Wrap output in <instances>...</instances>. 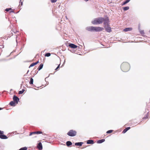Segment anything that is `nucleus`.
Returning a JSON list of instances; mask_svg holds the SVG:
<instances>
[{"label": "nucleus", "instance_id": "4", "mask_svg": "<svg viewBox=\"0 0 150 150\" xmlns=\"http://www.w3.org/2000/svg\"><path fill=\"white\" fill-rule=\"evenodd\" d=\"M93 31L96 32H99L102 31L103 28L99 27H93Z\"/></svg>", "mask_w": 150, "mask_h": 150}, {"label": "nucleus", "instance_id": "27", "mask_svg": "<svg viewBox=\"0 0 150 150\" xmlns=\"http://www.w3.org/2000/svg\"><path fill=\"white\" fill-rule=\"evenodd\" d=\"M51 54L50 53H47L45 54V57H48L50 56Z\"/></svg>", "mask_w": 150, "mask_h": 150}, {"label": "nucleus", "instance_id": "11", "mask_svg": "<svg viewBox=\"0 0 150 150\" xmlns=\"http://www.w3.org/2000/svg\"><path fill=\"white\" fill-rule=\"evenodd\" d=\"M0 138L2 139H6L8 138V137L5 135L2 134H0Z\"/></svg>", "mask_w": 150, "mask_h": 150}, {"label": "nucleus", "instance_id": "14", "mask_svg": "<svg viewBox=\"0 0 150 150\" xmlns=\"http://www.w3.org/2000/svg\"><path fill=\"white\" fill-rule=\"evenodd\" d=\"M132 28H127L124 29V31L125 32L131 31L132 30Z\"/></svg>", "mask_w": 150, "mask_h": 150}, {"label": "nucleus", "instance_id": "42", "mask_svg": "<svg viewBox=\"0 0 150 150\" xmlns=\"http://www.w3.org/2000/svg\"><path fill=\"white\" fill-rule=\"evenodd\" d=\"M36 62L37 63V64H38V63H39V61H38L37 62Z\"/></svg>", "mask_w": 150, "mask_h": 150}, {"label": "nucleus", "instance_id": "34", "mask_svg": "<svg viewBox=\"0 0 150 150\" xmlns=\"http://www.w3.org/2000/svg\"><path fill=\"white\" fill-rule=\"evenodd\" d=\"M19 3L20 4H21V6H22L23 5V1H22L21 0H20Z\"/></svg>", "mask_w": 150, "mask_h": 150}, {"label": "nucleus", "instance_id": "38", "mask_svg": "<svg viewBox=\"0 0 150 150\" xmlns=\"http://www.w3.org/2000/svg\"><path fill=\"white\" fill-rule=\"evenodd\" d=\"M10 13H14V11H10Z\"/></svg>", "mask_w": 150, "mask_h": 150}, {"label": "nucleus", "instance_id": "25", "mask_svg": "<svg viewBox=\"0 0 150 150\" xmlns=\"http://www.w3.org/2000/svg\"><path fill=\"white\" fill-rule=\"evenodd\" d=\"M27 148L25 146L22 148H21L19 150H27Z\"/></svg>", "mask_w": 150, "mask_h": 150}, {"label": "nucleus", "instance_id": "8", "mask_svg": "<svg viewBox=\"0 0 150 150\" xmlns=\"http://www.w3.org/2000/svg\"><path fill=\"white\" fill-rule=\"evenodd\" d=\"M93 26H88L86 28V30L89 31H93Z\"/></svg>", "mask_w": 150, "mask_h": 150}, {"label": "nucleus", "instance_id": "19", "mask_svg": "<svg viewBox=\"0 0 150 150\" xmlns=\"http://www.w3.org/2000/svg\"><path fill=\"white\" fill-rule=\"evenodd\" d=\"M105 141V139H103L98 141L97 142V143L98 144H101L104 142Z\"/></svg>", "mask_w": 150, "mask_h": 150}, {"label": "nucleus", "instance_id": "47", "mask_svg": "<svg viewBox=\"0 0 150 150\" xmlns=\"http://www.w3.org/2000/svg\"><path fill=\"white\" fill-rule=\"evenodd\" d=\"M66 18H67V16H66Z\"/></svg>", "mask_w": 150, "mask_h": 150}, {"label": "nucleus", "instance_id": "22", "mask_svg": "<svg viewBox=\"0 0 150 150\" xmlns=\"http://www.w3.org/2000/svg\"><path fill=\"white\" fill-rule=\"evenodd\" d=\"M123 10L125 11H127L129 9V6H125L123 8Z\"/></svg>", "mask_w": 150, "mask_h": 150}, {"label": "nucleus", "instance_id": "26", "mask_svg": "<svg viewBox=\"0 0 150 150\" xmlns=\"http://www.w3.org/2000/svg\"><path fill=\"white\" fill-rule=\"evenodd\" d=\"M12 8H6L5 9V11H6V12H8L9 11H11L12 10Z\"/></svg>", "mask_w": 150, "mask_h": 150}, {"label": "nucleus", "instance_id": "44", "mask_svg": "<svg viewBox=\"0 0 150 150\" xmlns=\"http://www.w3.org/2000/svg\"><path fill=\"white\" fill-rule=\"evenodd\" d=\"M29 71V70H28V71L27 72V74L28 72Z\"/></svg>", "mask_w": 150, "mask_h": 150}, {"label": "nucleus", "instance_id": "3", "mask_svg": "<svg viewBox=\"0 0 150 150\" xmlns=\"http://www.w3.org/2000/svg\"><path fill=\"white\" fill-rule=\"evenodd\" d=\"M76 132L73 129L71 130L67 133V134L70 137H74L76 135Z\"/></svg>", "mask_w": 150, "mask_h": 150}, {"label": "nucleus", "instance_id": "7", "mask_svg": "<svg viewBox=\"0 0 150 150\" xmlns=\"http://www.w3.org/2000/svg\"><path fill=\"white\" fill-rule=\"evenodd\" d=\"M105 31L108 33L110 32L111 31V29L110 27L109 26H104Z\"/></svg>", "mask_w": 150, "mask_h": 150}, {"label": "nucleus", "instance_id": "35", "mask_svg": "<svg viewBox=\"0 0 150 150\" xmlns=\"http://www.w3.org/2000/svg\"><path fill=\"white\" fill-rule=\"evenodd\" d=\"M60 64H59L58 66L56 68V69H55V70H57L59 67Z\"/></svg>", "mask_w": 150, "mask_h": 150}, {"label": "nucleus", "instance_id": "6", "mask_svg": "<svg viewBox=\"0 0 150 150\" xmlns=\"http://www.w3.org/2000/svg\"><path fill=\"white\" fill-rule=\"evenodd\" d=\"M13 100L16 104H17L19 101V98L15 95H14L13 97Z\"/></svg>", "mask_w": 150, "mask_h": 150}, {"label": "nucleus", "instance_id": "41", "mask_svg": "<svg viewBox=\"0 0 150 150\" xmlns=\"http://www.w3.org/2000/svg\"><path fill=\"white\" fill-rule=\"evenodd\" d=\"M3 109V108H0V110H2Z\"/></svg>", "mask_w": 150, "mask_h": 150}, {"label": "nucleus", "instance_id": "43", "mask_svg": "<svg viewBox=\"0 0 150 150\" xmlns=\"http://www.w3.org/2000/svg\"><path fill=\"white\" fill-rule=\"evenodd\" d=\"M85 1H88L89 0H84Z\"/></svg>", "mask_w": 150, "mask_h": 150}, {"label": "nucleus", "instance_id": "28", "mask_svg": "<svg viewBox=\"0 0 150 150\" xmlns=\"http://www.w3.org/2000/svg\"><path fill=\"white\" fill-rule=\"evenodd\" d=\"M36 134V132H32L30 133V134H29V136H30L33 134Z\"/></svg>", "mask_w": 150, "mask_h": 150}, {"label": "nucleus", "instance_id": "36", "mask_svg": "<svg viewBox=\"0 0 150 150\" xmlns=\"http://www.w3.org/2000/svg\"><path fill=\"white\" fill-rule=\"evenodd\" d=\"M4 133V132L0 130V134H2Z\"/></svg>", "mask_w": 150, "mask_h": 150}, {"label": "nucleus", "instance_id": "2", "mask_svg": "<svg viewBox=\"0 0 150 150\" xmlns=\"http://www.w3.org/2000/svg\"><path fill=\"white\" fill-rule=\"evenodd\" d=\"M104 20V18L102 17H99L94 19L91 23L93 24H98L102 23Z\"/></svg>", "mask_w": 150, "mask_h": 150}, {"label": "nucleus", "instance_id": "40", "mask_svg": "<svg viewBox=\"0 0 150 150\" xmlns=\"http://www.w3.org/2000/svg\"><path fill=\"white\" fill-rule=\"evenodd\" d=\"M34 65H36V64H37V63H36V62H34Z\"/></svg>", "mask_w": 150, "mask_h": 150}, {"label": "nucleus", "instance_id": "13", "mask_svg": "<svg viewBox=\"0 0 150 150\" xmlns=\"http://www.w3.org/2000/svg\"><path fill=\"white\" fill-rule=\"evenodd\" d=\"M83 144V142H78L75 143V145L76 146H81Z\"/></svg>", "mask_w": 150, "mask_h": 150}, {"label": "nucleus", "instance_id": "20", "mask_svg": "<svg viewBox=\"0 0 150 150\" xmlns=\"http://www.w3.org/2000/svg\"><path fill=\"white\" fill-rule=\"evenodd\" d=\"M66 144H67V145L68 146H69L72 145V143H71V142H70V141H68L66 142Z\"/></svg>", "mask_w": 150, "mask_h": 150}, {"label": "nucleus", "instance_id": "1", "mask_svg": "<svg viewBox=\"0 0 150 150\" xmlns=\"http://www.w3.org/2000/svg\"><path fill=\"white\" fill-rule=\"evenodd\" d=\"M121 70L123 72H126L128 71L130 69L129 64L126 62H124L121 65Z\"/></svg>", "mask_w": 150, "mask_h": 150}, {"label": "nucleus", "instance_id": "33", "mask_svg": "<svg viewBox=\"0 0 150 150\" xmlns=\"http://www.w3.org/2000/svg\"><path fill=\"white\" fill-rule=\"evenodd\" d=\"M148 113H149V112H148V113L147 114H146V116L145 117H144V118H143V119H147V118H148Z\"/></svg>", "mask_w": 150, "mask_h": 150}, {"label": "nucleus", "instance_id": "37", "mask_svg": "<svg viewBox=\"0 0 150 150\" xmlns=\"http://www.w3.org/2000/svg\"><path fill=\"white\" fill-rule=\"evenodd\" d=\"M14 33H16L17 32H18V31H17L16 30L14 31H12Z\"/></svg>", "mask_w": 150, "mask_h": 150}, {"label": "nucleus", "instance_id": "17", "mask_svg": "<svg viewBox=\"0 0 150 150\" xmlns=\"http://www.w3.org/2000/svg\"><path fill=\"white\" fill-rule=\"evenodd\" d=\"M43 64L42 63L38 67V71L40 70L41 69H42L43 67Z\"/></svg>", "mask_w": 150, "mask_h": 150}, {"label": "nucleus", "instance_id": "23", "mask_svg": "<svg viewBox=\"0 0 150 150\" xmlns=\"http://www.w3.org/2000/svg\"><path fill=\"white\" fill-rule=\"evenodd\" d=\"M33 79L32 78H31L30 79V81L29 82V83L30 84H33Z\"/></svg>", "mask_w": 150, "mask_h": 150}, {"label": "nucleus", "instance_id": "32", "mask_svg": "<svg viewBox=\"0 0 150 150\" xmlns=\"http://www.w3.org/2000/svg\"><path fill=\"white\" fill-rule=\"evenodd\" d=\"M57 0H51V1L52 3H54L56 2L57 1Z\"/></svg>", "mask_w": 150, "mask_h": 150}, {"label": "nucleus", "instance_id": "16", "mask_svg": "<svg viewBox=\"0 0 150 150\" xmlns=\"http://www.w3.org/2000/svg\"><path fill=\"white\" fill-rule=\"evenodd\" d=\"M139 30V31L140 33L143 36L144 35V31L143 30H141L140 28V26H139V28H138Z\"/></svg>", "mask_w": 150, "mask_h": 150}, {"label": "nucleus", "instance_id": "48", "mask_svg": "<svg viewBox=\"0 0 150 150\" xmlns=\"http://www.w3.org/2000/svg\"><path fill=\"white\" fill-rule=\"evenodd\" d=\"M16 38H17V36H16Z\"/></svg>", "mask_w": 150, "mask_h": 150}, {"label": "nucleus", "instance_id": "31", "mask_svg": "<svg viewBox=\"0 0 150 150\" xmlns=\"http://www.w3.org/2000/svg\"><path fill=\"white\" fill-rule=\"evenodd\" d=\"M36 134H42V132H41V131H36Z\"/></svg>", "mask_w": 150, "mask_h": 150}, {"label": "nucleus", "instance_id": "9", "mask_svg": "<svg viewBox=\"0 0 150 150\" xmlns=\"http://www.w3.org/2000/svg\"><path fill=\"white\" fill-rule=\"evenodd\" d=\"M37 147L39 150H41L42 149V143L39 142L38 144Z\"/></svg>", "mask_w": 150, "mask_h": 150}, {"label": "nucleus", "instance_id": "24", "mask_svg": "<svg viewBox=\"0 0 150 150\" xmlns=\"http://www.w3.org/2000/svg\"><path fill=\"white\" fill-rule=\"evenodd\" d=\"M25 90L24 89H23L22 91H20L18 92V94H22L25 91Z\"/></svg>", "mask_w": 150, "mask_h": 150}, {"label": "nucleus", "instance_id": "29", "mask_svg": "<svg viewBox=\"0 0 150 150\" xmlns=\"http://www.w3.org/2000/svg\"><path fill=\"white\" fill-rule=\"evenodd\" d=\"M112 131L113 130H109L106 133L108 134H110L112 133Z\"/></svg>", "mask_w": 150, "mask_h": 150}, {"label": "nucleus", "instance_id": "5", "mask_svg": "<svg viewBox=\"0 0 150 150\" xmlns=\"http://www.w3.org/2000/svg\"><path fill=\"white\" fill-rule=\"evenodd\" d=\"M103 22H104V26H109V20L108 18H104V20H103Z\"/></svg>", "mask_w": 150, "mask_h": 150}, {"label": "nucleus", "instance_id": "18", "mask_svg": "<svg viewBox=\"0 0 150 150\" xmlns=\"http://www.w3.org/2000/svg\"><path fill=\"white\" fill-rule=\"evenodd\" d=\"M15 103H16L13 101H11L9 103V104L12 106H14Z\"/></svg>", "mask_w": 150, "mask_h": 150}, {"label": "nucleus", "instance_id": "21", "mask_svg": "<svg viewBox=\"0 0 150 150\" xmlns=\"http://www.w3.org/2000/svg\"><path fill=\"white\" fill-rule=\"evenodd\" d=\"M130 0H126L125 1H124L122 3V5H125L126 4L128 3Z\"/></svg>", "mask_w": 150, "mask_h": 150}, {"label": "nucleus", "instance_id": "45", "mask_svg": "<svg viewBox=\"0 0 150 150\" xmlns=\"http://www.w3.org/2000/svg\"><path fill=\"white\" fill-rule=\"evenodd\" d=\"M65 60H64V63H63V64H64V63H65Z\"/></svg>", "mask_w": 150, "mask_h": 150}, {"label": "nucleus", "instance_id": "15", "mask_svg": "<svg viewBox=\"0 0 150 150\" xmlns=\"http://www.w3.org/2000/svg\"><path fill=\"white\" fill-rule=\"evenodd\" d=\"M130 129V127H127L126 128H125V129H124L123 131H122V132L123 133H125L128 130H129V129Z\"/></svg>", "mask_w": 150, "mask_h": 150}, {"label": "nucleus", "instance_id": "39", "mask_svg": "<svg viewBox=\"0 0 150 150\" xmlns=\"http://www.w3.org/2000/svg\"><path fill=\"white\" fill-rule=\"evenodd\" d=\"M34 65H36V64H37V63H36V62H34Z\"/></svg>", "mask_w": 150, "mask_h": 150}, {"label": "nucleus", "instance_id": "12", "mask_svg": "<svg viewBox=\"0 0 150 150\" xmlns=\"http://www.w3.org/2000/svg\"><path fill=\"white\" fill-rule=\"evenodd\" d=\"M94 143V141L92 140H89L87 141V144H93Z\"/></svg>", "mask_w": 150, "mask_h": 150}, {"label": "nucleus", "instance_id": "10", "mask_svg": "<svg viewBox=\"0 0 150 150\" xmlns=\"http://www.w3.org/2000/svg\"><path fill=\"white\" fill-rule=\"evenodd\" d=\"M69 46L71 48L74 49L78 47V46L73 43H70Z\"/></svg>", "mask_w": 150, "mask_h": 150}, {"label": "nucleus", "instance_id": "30", "mask_svg": "<svg viewBox=\"0 0 150 150\" xmlns=\"http://www.w3.org/2000/svg\"><path fill=\"white\" fill-rule=\"evenodd\" d=\"M35 65H34V63H32L30 65V66H29V68H30V67H32L33 66H34Z\"/></svg>", "mask_w": 150, "mask_h": 150}, {"label": "nucleus", "instance_id": "46", "mask_svg": "<svg viewBox=\"0 0 150 150\" xmlns=\"http://www.w3.org/2000/svg\"><path fill=\"white\" fill-rule=\"evenodd\" d=\"M16 42H17V40H16Z\"/></svg>", "mask_w": 150, "mask_h": 150}, {"label": "nucleus", "instance_id": "49", "mask_svg": "<svg viewBox=\"0 0 150 150\" xmlns=\"http://www.w3.org/2000/svg\"><path fill=\"white\" fill-rule=\"evenodd\" d=\"M149 33H150V30H149Z\"/></svg>", "mask_w": 150, "mask_h": 150}]
</instances>
